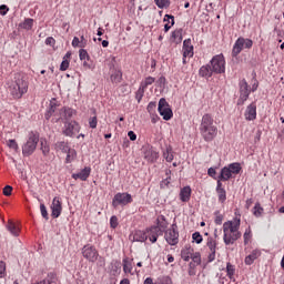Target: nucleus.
Here are the masks:
<instances>
[{
	"instance_id": "28",
	"label": "nucleus",
	"mask_w": 284,
	"mask_h": 284,
	"mask_svg": "<svg viewBox=\"0 0 284 284\" xmlns=\"http://www.w3.org/2000/svg\"><path fill=\"white\" fill-rule=\"evenodd\" d=\"M212 74H214V71H212L211 65H204L200 69V77L210 78V77H212Z\"/></svg>"
},
{
	"instance_id": "22",
	"label": "nucleus",
	"mask_w": 284,
	"mask_h": 284,
	"mask_svg": "<svg viewBox=\"0 0 284 284\" xmlns=\"http://www.w3.org/2000/svg\"><path fill=\"white\" fill-rule=\"evenodd\" d=\"M122 265H123V272H124V274H134V273H133V263H132V258L124 257V258L122 260Z\"/></svg>"
},
{
	"instance_id": "4",
	"label": "nucleus",
	"mask_w": 284,
	"mask_h": 284,
	"mask_svg": "<svg viewBox=\"0 0 284 284\" xmlns=\"http://www.w3.org/2000/svg\"><path fill=\"white\" fill-rule=\"evenodd\" d=\"M39 143V134L31 132L27 140V143L22 145V154L23 156H30L37 150V145Z\"/></svg>"
},
{
	"instance_id": "2",
	"label": "nucleus",
	"mask_w": 284,
	"mask_h": 284,
	"mask_svg": "<svg viewBox=\"0 0 284 284\" xmlns=\"http://www.w3.org/2000/svg\"><path fill=\"white\" fill-rule=\"evenodd\" d=\"M200 132L204 141L210 142L216 139L219 134V128L214 124V118L210 114H204L200 124Z\"/></svg>"
},
{
	"instance_id": "14",
	"label": "nucleus",
	"mask_w": 284,
	"mask_h": 284,
	"mask_svg": "<svg viewBox=\"0 0 284 284\" xmlns=\"http://www.w3.org/2000/svg\"><path fill=\"white\" fill-rule=\"evenodd\" d=\"M80 131L81 126L79 125V122L71 121L64 124L63 134L65 136H74V134H79Z\"/></svg>"
},
{
	"instance_id": "5",
	"label": "nucleus",
	"mask_w": 284,
	"mask_h": 284,
	"mask_svg": "<svg viewBox=\"0 0 284 284\" xmlns=\"http://www.w3.org/2000/svg\"><path fill=\"white\" fill-rule=\"evenodd\" d=\"M162 221V223L160 222L156 226H153L148 231L146 239H149L151 243H156L160 234H163V230L168 227V222L163 217Z\"/></svg>"
},
{
	"instance_id": "7",
	"label": "nucleus",
	"mask_w": 284,
	"mask_h": 284,
	"mask_svg": "<svg viewBox=\"0 0 284 284\" xmlns=\"http://www.w3.org/2000/svg\"><path fill=\"white\" fill-rule=\"evenodd\" d=\"M211 70L215 74H223L225 72V57L217 54L211 60Z\"/></svg>"
},
{
	"instance_id": "56",
	"label": "nucleus",
	"mask_w": 284,
	"mask_h": 284,
	"mask_svg": "<svg viewBox=\"0 0 284 284\" xmlns=\"http://www.w3.org/2000/svg\"><path fill=\"white\" fill-rule=\"evenodd\" d=\"M222 223H223V215L217 214V215L215 216V224H216V225H221Z\"/></svg>"
},
{
	"instance_id": "20",
	"label": "nucleus",
	"mask_w": 284,
	"mask_h": 284,
	"mask_svg": "<svg viewBox=\"0 0 284 284\" xmlns=\"http://www.w3.org/2000/svg\"><path fill=\"white\" fill-rule=\"evenodd\" d=\"M261 256V250L255 248L244 258L245 265H253L254 261Z\"/></svg>"
},
{
	"instance_id": "52",
	"label": "nucleus",
	"mask_w": 284,
	"mask_h": 284,
	"mask_svg": "<svg viewBox=\"0 0 284 284\" xmlns=\"http://www.w3.org/2000/svg\"><path fill=\"white\" fill-rule=\"evenodd\" d=\"M3 195L4 196H11L12 195V186L11 185H6L3 187Z\"/></svg>"
},
{
	"instance_id": "15",
	"label": "nucleus",
	"mask_w": 284,
	"mask_h": 284,
	"mask_svg": "<svg viewBox=\"0 0 284 284\" xmlns=\"http://www.w3.org/2000/svg\"><path fill=\"white\" fill-rule=\"evenodd\" d=\"M61 212H63L61 199L55 196L51 203V216H53V219H59L61 216Z\"/></svg>"
},
{
	"instance_id": "46",
	"label": "nucleus",
	"mask_w": 284,
	"mask_h": 284,
	"mask_svg": "<svg viewBox=\"0 0 284 284\" xmlns=\"http://www.w3.org/2000/svg\"><path fill=\"white\" fill-rule=\"evenodd\" d=\"M70 68V60H62L60 64L61 72H65Z\"/></svg>"
},
{
	"instance_id": "43",
	"label": "nucleus",
	"mask_w": 284,
	"mask_h": 284,
	"mask_svg": "<svg viewBox=\"0 0 284 284\" xmlns=\"http://www.w3.org/2000/svg\"><path fill=\"white\" fill-rule=\"evenodd\" d=\"M192 239L194 242H196L197 245L203 243V235H201L199 232L193 233Z\"/></svg>"
},
{
	"instance_id": "19",
	"label": "nucleus",
	"mask_w": 284,
	"mask_h": 284,
	"mask_svg": "<svg viewBox=\"0 0 284 284\" xmlns=\"http://www.w3.org/2000/svg\"><path fill=\"white\" fill-rule=\"evenodd\" d=\"M123 80V72H121V69H113L110 71V81L111 83L119 84Z\"/></svg>"
},
{
	"instance_id": "42",
	"label": "nucleus",
	"mask_w": 284,
	"mask_h": 284,
	"mask_svg": "<svg viewBox=\"0 0 284 284\" xmlns=\"http://www.w3.org/2000/svg\"><path fill=\"white\" fill-rule=\"evenodd\" d=\"M41 150L44 156H48V154H50V146L48 145V142H41Z\"/></svg>"
},
{
	"instance_id": "58",
	"label": "nucleus",
	"mask_w": 284,
	"mask_h": 284,
	"mask_svg": "<svg viewBox=\"0 0 284 284\" xmlns=\"http://www.w3.org/2000/svg\"><path fill=\"white\" fill-rule=\"evenodd\" d=\"M152 83H154V78L152 77L146 78L144 81V85H152Z\"/></svg>"
},
{
	"instance_id": "1",
	"label": "nucleus",
	"mask_w": 284,
	"mask_h": 284,
	"mask_svg": "<svg viewBox=\"0 0 284 284\" xmlns=\"http://www.w3.org/2000/svg\"><path fill=\"white\" fill-rule=\"evenodd\" d=\"M241 219L235 217L234 220L223 223V241L225 245H234L239 239H241Z\"/></svg>"
},
{
	"instance_id": "16",
	"label": "nucleus",
	"mask_w": 284,
	"mask_h": 284,
	"mask_svg": "<svg viewBox=\"0 0 284 284\" xmlns=\"http://www.w3.org/2000/svg\"><path fill=\"white\" fill-rule=\"evenodd\" d=\"M244 118L246 121H255L256 119V103L253 102L246 106L244 112Z\"/></svg>"
},
{
	"instance_id": "38",
	"label": "nucleus",
	"mask_w": 284,
	"mask_h": 284,
	"mask_svg": "<svg viewBox=\"0 0 284 284\" xmlns=\"http://www.w3.org/2000/svg\"><path fill=\"white\" fill-rule=\"evenodd\" d=\"M217 192V196H219V202L220 203H225L226 199H227V195L225 193V189H219Z\"/></svg>"
},
{
	"instance_id": "44",
	"label": "nucleus",
	"mask_w": 284,
	"mask_h": 284,
	"mask_svg": "<svg viewBox=\"0 0 284 284\" xmlns=\"http://www.w3.org/2000/svg\"><path fill=\"white\" fill-rule=\"evenodd\" d=\"M191 258L194 265H201V254L200 253H192Z\"/></svg>"
},
{
	"instance_id": "49",
	"label": "nucleus",
	"mask_w": 284,
	"mask_h": 284,
	"mask_svg": "<svg viewBox=\"0 0 284 284\" xmlns=\"http://www.w3.org/2000/svg\"><path fill=\"white\" fill-rule=\"evenodd\" d=\"M110 225H111V227L114 230V229H116L118 227V225H119V219L116 217V216H111V219H110Z\"/></svg>"
},
{
	"instance_id": "17",
	"label": "nucleus",
	"mask_w": 284,
	"mask_h": 284,
	"mask_svg": "<svg viewBox=\"0 0 284 284\" xmlns=\"http://www.w3.org/2000/svg\"><path fill=\"white\" fill-rule=\"evenodd\" d=\"M91 172H92V169H90V166H85L80 172L73 173L72 179H74L75 181H78V179L80 181H88V179L90 178Z\"/></svg>"
},
{
	"instance_id": "27",
	"label": "nucleus",
	"mask_w": 284,
	"mask_h": 284,
	"mask_svg": "<svg viewBox=\"0 0 284 284\" xmlns=\"http://www.w3.org/2000/svg\"><path fill=\"white\" fill-rule=\"evenodd\" d=\"M7 230L10 232V234H12V236H19V229L14 222L9 221L7 224Z\"/></svg>"
},
{
	"instance_id": "60",
	"label": "nucleus",
	"mask_w": 284,
	"mask_h": 284,
	"mask_svg": "<svg viewBox=\"0 0 284 284\" xmlns=\"http://www.w3.org/2000/svg\"><path fill=\"white\" fill-rule=\"evenodd\" d=\"M207 174H209V176H216V170L214 168H210L207 170Z\"/></svg>"
},
{
	"instance_id": "36",
	"label": "nucleus",
	"mask_w": 284,
	"mask_h": 284,
	"mask_svg": "<svg viewBox=\"0 0 284 284\" xmlns=\"http://www.w3.org/2000/svg\"><path fill=\"white\" fill-rule=\"evenodd\" d=\"M244 239V245H247V243H250V241H252V229H246L243 235Z\"/></svg>"
},
{
	"instance_id": "33",
	"label": "nucleus",
	"mask_w": 284,
	"mask_h": 284,
	"mask_svg": "<svg viewBox=\"0 0 284 284\" xmlns=\"http://www.w3.org/2000/svg\"><path fill=\"white\" fill-rule=\"evenodd\" d=\"M55 149L60 150L61 152H63L64 154L67 152H70V145L68 144V142H58L55 143Z\"/></svg>"
},
{
	"instance_id": "47",
	"label": "nucleus",
	"mask_w": 284,
	"mask_h": 284,
	"mask_svg": "<svg viewBox=\"0 0 284 284\" xmlns=\"http://www.w3.org/2000/svg\"><path fill=\"white\" fill-rule=\"evenodd\" d=\"M57 112V106L51 105V108L49 109V111L44 114L47 121H50L52 113Z\"/></svg>"
},
{
	"instance_id": "6",
	"label": "nucleus",
	"mask_w": 284,
	"mask_h": 284,
	"mask_svg": "<svg viewBox=\"0 0 284 284\" xmlns=\"http://www.w3.org/2000/svg\"><path fill=\"white\" fill-rule=\"evenodd\" d=\"M158 112L164 121H170V119L174 116L172 108H170V103H168V100H165L164 98L160 99L159 101Z\"/></svg>"
},
{
	"instance_id": "61",
	"label": "nucleus",
	"mask_w": 284,
	"mask_h": 284,
	"mask_svg": "<svg viewBox=\"0 0 284 284\" xmlns=\"http://www.w3.org/2000/svg\"><path fill=\"white\" fill-rule=\"evenodd\" d=\"M161 187H168L170 185V179H165L161 182Z\"/></svg>"
},
{
	"instance_id": "11",
	"label": "nucleus",
	"mask_w": 284,
	"mask_h": 284,
	"mask_svg": "<svg viewBox=\"0 0 284 284\" xmlns=\"http://www.w3.org/2000/svg\"><path fill=\"white\" fill-rule=\"evenodd\" d=\"M176 224H172L171 229L165 232L164 239L169 245H176L179 243V231Z\"/></svg>"
},
{
	"instance_id": "3",
	"label": "nucleus",
	"mask_w": 284,
	"mask_h": 284,
	"mask_svg": "<svg viewBox=\"0 0 284 284\" xmlns=\"http://www.w3.org/2000/svg\"><path fill=\"white\" fill-rule=\"evenodd\" d=\"M8 90L13 99H21L28 92V81L23 74L16 73L14 78L8 82Z\"/></svg>"
},
{
	"instance_id": "45",
	"label": "nucleus",
	"mask_w": 284,
	"mask_h": 284,
	"mask_svg": "<svg viewBox=\"0 0 284 284\" xmlns=\"http://www.w3.org/2000/svg\"><path fill=\"white\" fill-rule=\"evenodd\" d=\"M155 4L158 6V8H168V6H170V1L168 0H154Z\"/></svg>"
},
{
	"instance_id": "64",
	"label": "nucleus",
	"mask_w": 284,
	"mask_h": 284,
	"mask_svg": "<svg viewBox=\"0 0 284 284\" xmlns=\"http://www.w3.org/2000/svg\"><path fill=\"white\" fill-rule=\"evenodd\" d=\"M219 190H224L223 189V183H221V179L217 180L216 191H219Z\"/></svg>"
},
{
	"instance_id": "13",
	"label": "nucleus",
	"mask_w": 284,
	"mask_h": 284,
	"mask_svg": "<svg viewBox=\"0 0 284 284\" xmlns=\"http://www.w3.org/2000/svg\"><path fill=\"white\" fill-rule=\"evenodd\" d=\"M183 63H187V59H192L194 57V45H192V39H186L183 42Z\"/></svg>"
},
{
	"instance_id": "57",
	"label": "nucleus",
	"mask_w": 284,
	"mask_h": 284,
	"mask_svg": "<svg viewBox=\"0 0 284 284\" xmlns=\"http://www.w3.org/2000/svg\"><path fill=\"white\" fill-rule=\"evenodd\" d=\"M128 136L130 141H136V133H134V131H129Z\"/></svg>"
},
{
	"instance_id": "50",
	"label": "nucleus",
	"mask_w": 284,
	"mask_h": 284,
	"mask_svg": "<svg viewBox=\"0 0 284 284\" xmlns=\"http://www.w3.org/2000/svg\"><path fill=\"white\" fill-rule=\"evenodd\" d=\"M8 148L11 150H19V144H17L16 140H9L7 143Z\"/></svg>"
},
{
	"instance_id": "12",
	"label": "nucleus",
	"mask_w": 284,
	"mask_h": 284,
	"mask_svg": "<svg viewBox=\"0 0 284 284\" xmlns=\"http://www.w3.org/2000/svg\"><path fill=\"white\" fill-rule=\"evenodd\" d=\"M131 201H132V195H130V193H118L113 197L112 205L113 207H119V205L123 207L130 204Z\"/></svg>"
},
{
	"instance_id": "51",
	"label": "nucleus",
	"mask_w": 284,
	"mask_h": 284,
	"mask_svg": "<svg viewBox=\"0 0 284 284\" xmlns=\"http://www.w3.org/2000/svg\"><path fill=\"white\" fill-rule=\"evenodd\" d=\"M89 125L92 130L97 129V125H98V120H97V116H93V118H90L89 119Z\"/></svg>"
},
{
	"instance_id": "26",
	"label": "nucleus",
	"mask_w": 284,
	"mask_h": 284,
	"mask_svg": "<svg viewBox=\"0 0 284 284\" xmlns=\"http://www.w3.org/2000/svg\"><path fill=\"white\" fill-rule=\"evenodd\" d=\"M219 179L220 181H230V179H232V171L229 169V166H224L221 170Z\"/></svg>"
},
{
	"instance_id": "62",
	"label": "nucleus",
	"mask_w": 284,
	"mask_h": 284,
	"mask_svg": "<svg viewBox=\"0 0 284 284\" xmlns=\"http://www.w3.org/2000/svg\"><path fill=\"white\" fill-rule=\"evenodd\" d=\"M154 108H156V103L151 102V103H149V105H148V111H149V112H152V110H154Z\"/></svg>"
},
{
	"instance_id": "53",
	"label": "nucleus",
	"mask_w": 284,
	"mask_h": 284,
	"mask_svg": "<svg viewBox=\"0 0 284 284\" xmlns=\"http://www.w3.org/2000/svg\"><path fill=\"white\" fill-rule=\"evenodd\" d=\"M10 9L8 8V6H6V4H1L0 6V14L2 16V17H6L7 14H8V11H9Z\"/></svg>"
},
{
	"instance_id": "63",
	"label": "nucleus",
	"mask_w": 284,
	"mask_h": 284,
	"mask_svg": "<svg viewBox=\"0 0 284 284\" xmlns=\"http://www.w3.org/2000/svg\"><path fill=\"white\" fill-rule=\"evenodd\" d=\"M70 57H72V52H71V51H68V52L65 53V55L63 57V60H64V61H70Z\"/></svg>"
},
{
	"instance_id": "23",
	"label": "nucleus",
	"mask_w": 284,
	"mask_h": 284,
	"mask_svg": "<svg viewBox=\"0 0 284 284\" xmlns=\"http://www.w3.org/2000/svg\"><path fill=\"white\" fill-rule=\"evenodd\" d=\"M192 196V189L190 186H184L180 192V199L183 203H187Z\"/></svg>"
},
{
	"instance_id": "34",
	"label": "nucleus",
	"mask_w": 284,
	"mask_h": 284,
	"mask_svg": "<svg viewBox=\"0 0 284 284\" xmlns=\"http://www.w3.org/2000/svg\"><path fill=\"white\" fill-rule=\"evenodd\" d=\"M106 65L109 67V70H116V57L110 55L106 59Z\"/></svg>"
},
{
	"instance_id": "24",
	"label": "nucleus",
	"mask_w": 284,
	"mask_h": 284,
	"mask_svg": "<svg viewBox=\"0 0 284 284\" xmlns=\"http://www.w3.org/2000/svg\"><path fill=\"white\" fill-rule=\"evenodd\" d=\"M144 159L149 161L150 163H154L159 159V153L152 149L145 151Z\"/></svg>"
},
{
	"instance_id": "29",
	"label": "nucleus",
	"mask_w": 284,
	"mask_h": 284,
	"mask_svg": "<svg viewBox=\"0 0 284 284\" xmlns=\"http://www.w3.org/2000/svg\"><path fill=\"white\" fill-rule=\"evenodd\" d=\"M130 241H133V243H143V231H135L134 234L130 235Z\"/></svg>"
},
{
	"instance_id": "31",
	"label": "nucleus",
	"mask_w": 284,
	"mask_h": 284,
	"mask_svg": "<svg viewBox=\"0 0 284 284\" xmlns=\"http://www.w3.org/2000/svg\"><path fill=\"white\" fill-rule=\"evenodd\" d=\"M164 22H166L164 24V30H165V32H168L170 30V28H172V26H174V16L166 14L164 18Z\"/></svg>"
},
{
	"instance_id": "55",
	"label": "nucleus",
	"mask_w": 284,
	"mask_h": 284,
	"mask_svg": "<svg viewBox=\"0 0 284 284\" xmlns=\"http://www.w3.org/2000/svg\"><path fill=\"white\" fill-rule=\"evenodd\" d=\"M54 43H55V40H54V38L53 37H49V38H47V40H45V44L47 45H54Z\"/></svg>"
},
{
	"instance_id": "8",
	"label": "nucleus",
	"mask_w": 284,
	"mask_h": 284,
	"mask_svg": "<svg viewBox=\"0 0 284 284\" xmlns=\"http://www.w3.org/2000/svg\"><path fill=\"white\" fill-rule=\"evenodd\" d=\"M82 255L89 263H97L99 258V251L90 244H87L82 247Z\"/></svg>"
},
{
	"instance_id": "18",
	"label": "nucleus",
	"mask_w": 284,
	"mask_h": 284,
	"mask_svg": "<svg viewBox=\"0 0 284 284\" xmlns=\"http://www.w3.org/2000/svg\"><path fill=\"white\" fill-rule=\"evenodd\" d=\"M210 253H209V263H212L216 258V241L209 239L206 243Z\"/></svg>"
},
{
	"instance_id": "54",
	"label": "nucleus",
	"mask_w": 284,
	"mask_h": 284,
	"mask_svg": "<svg viewBox=\"0 0 284 284\" xmlns=\"http://www.w3.org/2000/svg\"><path fill=\"white\" fill-rule=\"evenodd\" d=\"M6 276V263L0 262V278H3Z\"/></svg>"
},
{
	"instance_id": "9",
	"label": "nucleus",
	"mask_w": 284,
	"mask_h": 284,
	"mask_svg": "<svg viewBox=\"0 0 284 284\" xmlns=\"http://www.w3.org/2000/svg\"><path fill=\"white\" fill-rule=\"evenodd\" d=\"M252 45H253V42L251 39L239 38L233 47V51H232L233 57H239L243 48H252Z\"/></svg>"
},
{
	"instance_id": "48",
	"label": "nucleus",
	"mask_w": 284,
	"mask_h": 284,
	"mask_svg": "<svg viewBox=\"0 0 284 284\" xmlns=\"http://www.w3.org/2000/svg\"><path fill=\"white\" fill-rule=\"evenodd\" d=\"M40 212L41 216H43L45 221H48V209H45V204H40Z\"/></svg>"
},
{
	"instance_id": "21",
	"label": "nucleus",
	"mask_w": 284,
	"mask_h": 284,
	"mask_svg": "<svg viewBox=\"0 0 284 284\" xmlns=\"http://www.w3.org/2000/svg\"><path fill=\"white\" fill-rule=\"evenodd\" d=\"M77 114V111L70 108H62L60 110V116L61 119H65V121H70Z\"/></svg>"
},
{
	"instance_id": "37",
	"label": "nucleus",
	"mask_w": 284,
	"mask_h": 284,
	"mask_svg": "<svg viewBox=\"0 0 284 284\" xmlns=\"http://www.w3.org/2000/svg\"><path fill=\"white\" fill-rule=\"evenodd\" d=\"M163 158L165 161H168V163H172V161H174V154H172V150L166 149V151L163 153Z\"/></svg>"
},
{
	"instance_id": "59",
	"label": "nucleus",
	"mask_w": 284,
	"mask_h": 284,
	"mask_svg": "<svg viewBox=\"0 0 284 284\" xmlns=\"http://www.w3.org/2000/svg\"><path fill=\"white\" fill-rule=\"evenodd\" d=\"M172 37H183V29L175 30Z\"/></svg>"
},
{
	"instance_id": "35",
	"label": "nucleus",
	"mask_w": 284,
	"mask_h": 284,
	"mask_svg": "<svg viewBox=\"0 0 284 284\" xmlns=\"http://www.w3.org/2000/svg\"><path fill=\"white\" fill-rule=\"evenodd\" d=\"M229 170H231V174H239L242 170L241 163H231Z\"/></svg>"
},
{
	"instance_id": "32",
	"label": "nucleus",
	"mask_w": 284,
	"mask_h": 284,
	"mask_svg": "<svg viewBox=\"0 0 284 284\" xmlns=\"http://www.w3.org/2000/svg\"><path fill=\"white\" fill-rule=\"evenodd\" d=\"M65 154H67L65 163H72V161L77 159V150L74 149H69V151H67Z\"/></svg>"
},
{
	"instance_id": "10",
	"label": "nucleus",
	"mask_w": 284,
	"mask_h": 284,
	"mask_svg": "<svg viewBox=\"0 0 284 284\" xmlns=\"http://www.w3.org/2000/svg\"><path fill=\"white\" fill-rule=\"evenodd\" d=\"M250 85L247 84V81L241 80L240 81V98L237 100V105H243L247 99H250Z\"/></svg>"
},
{
	"instance_id": "41",
	"label": "nucleus",
	"mask_w": 284,
	"mask_h": 284,
	"mask_svg": "<svg viewBox=\"0 0 284 284\" xmlns=\"http://www.w3.org/2000/svg\"><path fill=\"white\" fill-rule=\"evenodd\" d=\"M32 23H34V20L28 18L22 22L21 27L24 28V30H30V28H32Z\"/></svg>"
},
{
	"instance_id": "25",
	"label": "nucleus",
	"mask_w": 284,
	"mask_h": 284,
	"mask_svg": "<svg viewBox=\"0 0 284 284\" xmlns=\"http://www.w3.org/2000/svg\"><path fill=\"white\" fill-rule=\"evenodd\" d=\"M88 40L83 37H74L72 40L73 48H85Z\"/></svg>"
},
{
	"instance_id": "30",
	"label": "nucleus",
	"mask_w": 284,
	"mask_h": 284,
	"mask_svg": "<svg viewBox=\"0 0 284 284\" xmlns=\"http://www.w3.org/2000/svg\"><path fill=\"white\" fill-rule=\"evenodd\" d=\"M192 254H193V250L190 248V247H184L182 251H181V256L183 258V261H190V258H192Z\"/></svg>"
},
{
	"instance_id": "40",
	"label": "nucleus",
	"mask_w": 284,
	"mask_h": 284,
	"mask_svg": "<svg viewBox=\"0 0 284 284\" xmlns=\"http://www.w3.org/2000/svg\"><path fill=\"white\" fill-rule=\"evenodd\" d=\"M253 214H254V216H262V214H263V207L261 206V204L260 203H256L255 204V206H254V209H253Z\"/></svg>"
},
{
	"instance_id": "39",
	"label": "nucleus",
	"mask_w": 284,
	"mask_h": 284,
	"mask_svg": "<svg viewBox=\"0 0 284 284\" xmlns=\"http://www.w3.org/2000/svg\"><path fill=\"white\" fill-rule=\"evenodd\" d=\"M80 61H90V54L85 49H80L79 51Z\"/></svg>"
}]
</instances>
